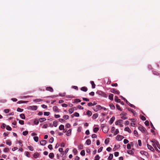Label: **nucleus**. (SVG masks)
Returning a JSON list of instances; mask_svg holds the SVG:
<instances>
[{"label":"nucleus","instance_id":"1","mask_svg":"<svg viewBox=\"0 0 160 160\" xmlns=\"http://www.w3.org/2000/svg\"><path fill=\"white\" fill-rule=\"evenodd\" d=\"M138 129L143 133L147 134V132L146 128L141 125H139L138 127Z\"/></svg>","mask_w":160,"mask_h":160},{"label":"nucleus","instance_id":"2","mask_svg":"<svg viewBox=\"0 0 160 160\" xmlns=\"http://www.w3.org/2000/svg\"><path fill=\"white\" fill-rule=\"evenodd\" d=\"M126 115L127 113H126L123 112L120 114V115L121 116V118L123 120L127 119L128 118V117H126Z\"/></svg>","mask_w":160,"mask_h":160},{"label":"nucleus","instance_id":"3","mask_svg":"<svg viewBox=\"0 0 160 160\" xmlns=\"http://www.w3.org/2000/svg\"><path fill=\"white\" fill-rule=\"evenodd\" d=\"M102 109V107L99 105H97L95 107L93 108V110L95 112H97L98 110Z\"/></svg>","mask_w":160,"mask_h":160},{"label":"nucleus","instance_id":"4","mask_svg":"<svg viewBox=\"0 0 160 160\" xmlns=\"http://www.w3.org/2000/svg\"><path fill=\"white\" fill-rule=\"evenodd\" d=\"M103 131L105 133H107L109 130V128L107 126H104L102 127Z\"/></svg>","mask_w":160,"mask_h":160},{"label":"nucleus","instance_id":"5","mask_svg":"<svg viewBox=\"0 0 160 160\" xmlns=\"http://www.w3.org/2000/svg\"><path fill=\"white\" fill-rule=\"evenodd\" d=\"M124 138V137L120 135H118L116 137V139L118 141H121L123 138Z\"/></svg>","mask_w":160,"mask_h":160},{"label":"nucleus","instance_id":"6","mask_svg":"<svg viewBox=\"0 0 160 160\" xmlns=\"http://www.w3.org/2000/svg\"><path fill=\"white\" fill-rule=\"evenodd\" d=\"M97 93L99 95H101L103 97H106V94L104 92L101 91H99L97 92Z\"/></svg>","mask_w":160,"mask_h":160},{"label":"nucleus","instance_id":"7","mask_svg":"<svg viewBox=\"0 0 160 160\" xmlns=\"http://www.w3.org/2000/svg\"><path fill=\"white\" fill-rule=\"evenodd\" d=\"M37 107L36 106H30L28 107V109L36 110L37 109Z\"/></svg>","mask_w":160,"mask_h":160},{"label":"nucleus","instance_id":"8","mask_svg":"<svg viewBox=\"0 0 160 160\" xmlns=\"http://www.w3.org/2000/svg\"><path fill=\"white\" fill-rule=\"evenodd\" d=\"M111 92H113L114 93L117 94H119V92L118 90H117L115 89H113L111 90Z\"/></svg>","mask_w":160,"mask_h":160},{"label":"nucleus","instance_id":"9","mask_svg":"<svg viewBox=\"0 0 160 160\" xmlns=\"http://www.w3.org/2000/svg\"><path fill=\"white\" fill-rule=\"evenodd\" d=\"M147 147L148 149L150 150L152 152L154 151V150L153 148L151 145H149L148 144H147Z\"/></svg>","mask_w":160,"mask_h":160},{"label":"nucleus","instance_id":"10","mask_svg":"<svg viewBox=\"0 0 160 160\" xmlns=\"http://www.w3.org/2000/svg\"><path fill=\"white\" fill-rule=\"evenodd\" d=\"M53 110L56 112H59V109L57 106H55L53 107Z\"/></svg>","mask_w":160,"mask_h":160},{"label":"nucleus","instance_id":"11","mask_svg":"<svg viewBox=\"0 0 160 160\" xmlns=\"http://www.w3.org/2000/svg\"><path fill=\"white\" fill-rule=\"evenodd\" d=\"M41 145L42 146H44L47 143V141L46 140H42L40 142Z\"/></svg>","mask_w":160,"mask_h":160},{"label":"nucleus","instance_id":"12","mask_svg":"<svg viewBox=\"0 0 160 160\" xmlns=\"http://www.w3.org/2000/svg\"><path fill=\"white\" fill-rule=\"evenodd\" d=\"M46 90L47 91H48L51 92H52L53 91V88L50 87H47L46 88Z\"/></svg>","mask_w":160,"mask_h":160},{"label":"nucleus","instance_id":"13","mask_svg":"<svg viewBox=\"0 0 160 160\" xmlns=\"http://www.w3.org/2000/svg\"><path fill=\"white\" fill-rule=\"evenodd\" d=\"M122 120H119L115 122V124L117 125L121 124V123H122Z\"/></svg>","mask_w":160,"mask_h":160},{"label":"nucleus","instance_id":"14","mask_svg":"<svg viewBox=\"0 0 160 160\" xmlns=\"http://www.w3.org/2000/svg\"><path fill=\"white\" fill-rule=\"evenodd\" d=\"M114 100L116 102H121V100L119 99H118V97L117 96H115V97Z\"/></svg>","mask_w":160,"mask_h":160},{"label":"nucleus","instance_id":"15","mask_svg":"<svg viewBox=\"0 0 160 160\" xmlns=\"http://www.w3.org/2000/svg\"><path fill=\"white\" fill-rule=\"evenodd\" d=\"M124 130L128 132L129 133H131L132 132L131 130L128 127H126L124 129Z\"/></svg>","mask_w":160,"mask_h":160},{"label":"nucleus","instance_id":"16","mask_svg":"<svg viewBox=\"0 0 160 160\" xmlns=\"http://www.w3.org/2000/svg\"><path fill=\"white\" fill-rule=\"evenodd\" d=\"M130 144H128L127 145V148L128 149H130L131 148V145L132 146L133 145V143L132 142H131Z\"/></svg>","mask_w":160,"mask_h":160},{"label":"nucleus","instance_id":"17","mask_svg":"<svg viewBox=\"0 0 160 160\" xmlns=\"http://www.w3.org/2000/svg\"><path fill=\"white\" fill-rule=\"evenodd\" d=\"M115 119V118L114 117H112L111 118L110 120V124H111L114 122Z\"/></svg>","mask_w":160,"mask_h":160},{"label":"nucleus","instance_id":"18","mask_svg":"<svg viewBox=\"0 0 160 160\" xmlns=\"http://www.w3.org/2000/svg\"><path fill=\"white\" fill-rule=\"evenodd\" d=\"M58 150L61 153V154L62 155V156L64 155V152H63V149L62 148H60Z\"/></svg>","mask_w":160,"mask_h":160},{"label":"nucleus","instance_id":"19","mask_svg":"<svg viewBox=\"0 0 160 160\" xmlns=\"http://www.w3.org/2000/svg\"><path fill=\"white\" fill-rule=\"evenodd\" d=\"M71 131H72L71 129H70L68 130L67 131V132L66 134V135L67 136H69L71 134Z\"/></svg>","mask_w":160,"mask_h":160},{"label":"nucleus","instance_id":"20","mask_svg":"<svg viewBox=\"0 0 160 160\" xmlns=\"http://www.w3.org/2000/svg\"><path fill=\"white\" fill-rule=\"evenodd\" d=\"M111 109L114 110L115 109V108L114 105L112 103H110L109 105Z\"/></svg>","mask_w":160,"mask_h":160},{"label":"nucleus","instance_id":"21","mask_svg":"<svg viewBox=\"0 0 160 160\" xmlns=\"http://www.w3.org/2000/svg\"><path fill=\"white\" fill-rule=\"evenodd\" d=\"M49 158L52 159L54 157V153L52 152L50 153L49 155Z\"/></svg>","mask_w":160,"mask_h":160},{"label":"nucleus","instance_id":"22","mask_svg":"<svg viewBox=\"0 0 160 160\" xmlns=\"http://www.w3.org/2000/svg\"><path fill=\"white\" fill-rule=\"evenodd\" d=\"M152 142H153L155 143L156 145H157V146L159 148V146H160V145L158 143V142L157 141L155 140H152Z\"/></svg>","mask_w":160,"mask_h":160},{"label":"nucleus","instance_id":"23","mask_svg":"<svg viewBox=\"0 0 160 160\" xmlns=\"http://www.w3.org/2000/svg\"><path fill=\"white\" fill-rule=\"evenodd\" d=\"M81 90L83 91L86 92L88 90V88L85 87H83L81 88Z\"/></svg>","mask_w":160,"mask_h":160},{"label":"nucleus","instance_id":"24","mask_svg":"<svg viewBox=\"0 0 160 160\" xmlns=\"http://www.w3.org/2000/svg\"><path fill=\"white\" fill-rule=\"evenodd\" d=\"M113 158V155L112 154L110 153L109 156L108 158V160H111Z\"/></svg>","mask_w":160,"mask_h":160},{"label":"nucleus","instance_id":"25","mask_svg":"<svg viewBox=\"0 0 160 160\" xmlns=\"http://www.w3.org/2000/svg\"><path fill=\"white\" fill-rule=\"evenodd\" d=\"M86 143L87 145H90L91 143V140L89 139H87L86 142Z\"/></svg>","mask_w":160,"mask_h":160},{"label":"nucleus","instance_id":"26","mask_svg":"<svg viewBox=\"0 0 160 160\" xmlns=\"http://www.w3.org/2000/svg\"><path fill=\"white\" fill-rule=\"evenodd\" d=\"M87 115L88 116V117L91 116L92 115V112L90 111H88L86 112Z\"/></svg>","mask_w":160,"mask_h":160},{"label":"nucleus","instance_id":"27","mask_svg":"<svg viewBox=\"0 0 160 160\" xmlns=\"http://www.w3.org/2000/svg\"><path fill=\"white\" fill-rule=\"evenodd\" d=\"M113 95L112 94H110L108 96L109 98L112 100H113Z\"/></svg>","mask_w":160,"mask_h":160},{"label":"nucleus","instance_id":"28","mask_svg":"<svg viewBox=\"0 0 160 160\" xmlns=\"http://www.w3.org/2000/svg\"><path fill=\"white\" fill-rule=\"evenodd\" d=\"M39 121L40 122H42L46 120V119L45 118H41L39 119Z\"/></svg>","mask_w":160,"mask_h":160},{"label":"nucleus","instance_id":"29","mask_svg":"<svg viewBox=\"0 0 160 160\" xmlns=\"http://www.w3.org/2000/svg\"><path fill=\"white\" fill-rule=\"evenodd\" d=\"M39 153L38 152H36L33 154V157L35 158H37L39 156Z\"/></svg>","mask_w":160,"mask_h":160},{"label":"nucleus","instance_id":"30","mask_svg":"<svg viewBox=\"0 0 160 160\" xmlns=\"http://www.w3.org/2000/svg\"><path fill=\"white\" fill-rule=\"evenodd\" d=\"M116 108L118 110L122 111V109L121 108L120 106L118 105V104H117L116 105Z\"/></svg>","mask_w":160,"mask_h":160},{"label":"nucleus","instance_id":"31","mask_svg":"<svg viewBox=\"0 0 160 160\" xmlns=\"http://www.w3.org/2000/svg\"><path fill=\"white\" fill-rule=\"evenodd\" d=\"M91 84L92 86V88H95L96 85H95V84L94 82L93 81H91Z\"/></svg>","mask_w":160,"mask_h":160},{"label":"nucleus","instance_id":"32","mask_svg":"<svg viewBox=\"0 0 160 160\" xmlns=\"http://www.w3.org/2000/svg\"><path fill=\"white\" fill-rule=\"evenodd\" d=\"M20 118L22 119H25V117L24 114H23V113L21 114L20 115Z\"/></svg>","mask_w":160,"mask_h":160},{"label":"nucleus","instance_id":"33","mask_svg":"<svg viewBox=\"0 0 160 160\" xmlns=\"http://www.w3.org/2000/svg\"><path fill=\"white\" fill-rule=\"evenodd\" d=\"M64 126L63 125H61L59 127V130H61L64 129Z\"/></svg>","mask_w":160,"mask_h":160},{"label":"nucleus","instance_id":"34","mask_svg":"<svg viewBox=\"0 0 160 160\" xmlns=\"http://www.w3.org/2000/svg\"><path fill=\"white\" fill-rule=\"evenodd\" d=\"M74 111V109L73 108H71L69 110V112L70 114L72 113Z\"/></svg>","mask_w":160,"mask_h":160},{"label":"nucleus","instance_id":"35","mask_svg":"<svg viewBox=\"0 0 160 160\" xmlns=\"http://www.w3.org/2000/svg\"><path fill=\"white\" fill-rule=\"evenodd\" d=\"M6 143L7 145H9V146H11L12 144L11 142L9 140H7L6 141Z\"/></svg>","mask_w":160,"mask_h":160},{"label":"nucleus","instance_id":"36","mask_svg":"<svg viewBox=\"0 0 160 160\" xmlns=\"http://www.w3.org/2000/svg\"><path fill=\"white\" fill-rule=\"evenodd\" d=\"M98 116V115L97 113H95L92 116V118L93 119L96 118Z\"/></svg>","mask_w":160,"mask_h":160},{"label":"nucleus","instance_id":"37","mask_svg":"<svg viewBox=\"0 0 160 160\" xmlns=\"http://www.w3.org/2000/svg\"><path fill=\"white\" fill-rule=\"evenodd\" d=\"M73 115L74 116L76 117H78L79 116V113L77 112H75V113H74ZM72 115H72V117H73Z\"/></svg>","mask_w":160,"mask_h":160},{"label":"nucleus","instance_id":"38","mask_svg":"<svg viewBox=\"0 0 160 160\" xmlns=\"http://www.w3.org/2000/svg\"><path fill=\"white\" fill-rule=\"evenodd\" d=\"M33 139L35 141L38 142V137L37 136H35L33 137Z\"/></svg>","mask_w":160,"mask_h":160},{"label":"nucleus","instance_id":"39","mask_svg":"<svg viewBox=\"0 0 160 160\" xmlns=\"http://www.w3.org/2000/svg\"><path fill=\"white\" fill-rule=\"evenodd\" d=\"M100 157L98 155H97L95 157L94 160H99Z\"/></svg>","mask_w":160,"mask_h":160},{"label":"nucleus","instance_id":"40","mask_svg":"<svg viewBox=\"0 0 160 160\" xmlns=\"http://www.w3.org/2000/svg\"><path fill=\"white\" fill-rule=\"evenodd\" d=\"M28 133V131H23L22 132V134L24 136H26L27 135Z\"/></svg>","mask_w":160,"mask_h":160},{"label":"nucleus","instance_id":"41","mask_svg":"<svg viewBox=\"0 0 160 160\" xmlns=\"http://www.w3.org/2000/svg\"><path fill=\"white\" fill-rule=\"evenodd\" d=\"M119 132V130L118 129H117L114 132V135L115 136V135H116L117 134H118V133Z\"/></svg>","mask_w":160,"mask_h":160},{"label":"nucleus","instance_id":"42","mask_svg":"<svg viewBox=\"0 0 160 160\" xmlns=\"http://www.w3.org/2000/svg\"><path fill=\"white\" fill-rule=\"evenodd\" d=\"M98 130L99 128H94L93 131L94 132L96 133L98 131Z\"/></svg>","mask_w":160,"mask_h":160},{"label":"nucleus","instance_id":"43","mask_svg":"<svg viewBox=\"0 0 160 160\" xmlns=\"http://www.w3.org/2000/svg\"><path fill=\"white\" fill-rule=\"evenodd\" d=\"M127 153L129 154H133V152L132 151L130 150H128L127 151Z\"/></svg>","mask_w":160,"mask_h":160},{"label":"nucleus","instance_id":"44","mask_svg":"<svg viewBox=\"0 0 160 160\" xmlns=\"http://www.w3.org/2000/svg\"><path fill=\"white\" fill-rule=\"evenodd\" d=\"M54 141V138L53 137L51 138L49 140V142L52 143Z\"/></svg>","mask_w":160,"mask_h":160},{"label":"nucleus","instance_id":"45","mask_svg":"<svg viewBox=\"0 0 160 160\" xmlns=\"http://www.w3.org/2000/svg\"><path fill=\"white\" fill-rule=\"evenodd\" d=\"M81 101V100L79 99H74V102L75 103L80 102Z\"/></svg>","mask_w":160,"mask_h":160},{"label":"nucleus","instance_id":"46","mask_svg":"<svg viewBox=\"0 0 160 160\" xmlns=\"http://www.w3.org/2000/svg\"><path fill=\"white\" fill-rule=\"evenodd\" d=\"M50 112H44V115L45 116H48L49 115Z\"/></svg>","mask_w":160,"mask_h":160},{"label":"nucleus","instance_id":"47","mask_svg":"<svg viewBox=\"0 0 160 160\" xmlns=\"http://www.w3.org/2000/svg\"><path fill=\"white\" fill-rule=\"evenodd\" d=\"M69 116L68 115H64L63 117V118L64 119H65L66 120H67V119H68L69 118Z\"/></svg>","mask_w":160,"mask_h":160},{"label":"nucleus","instance_id":"48","mask_svg":"<svg viewBox=\"0 0 160 160\" xmlns=\"http://www.w3.org/2000/svg\"><path fill=\"white\" fill-rule=\"evenodd\" d=\"M58 122L57 121H54L53 122V125L55 127H57V125H58Z\"/></svg>","mask_w":160,"mask_h":160},{"label":"nucleus","instance_id":"49","mask_svg":"<svg viewBox=\"0 0 160 160\" xmlns=\"http://www.w3.org/2000/svg\"><path fill=\"white\" fill-rule=\"evenodd\" d=\"M81 154L83 156H84L85 155V152L84 150H82L81 152H80Z\"/></svg>","mask_w":160,"mask_h":160},{"label":"nucleus","instance_id":"50","mask_svg":"<svg viewBox=\"0 0 160 160\" xmlns=\"http://www.w3.org/2000/svg\"><path fill=\"white\" fill-rule=\"evenodd\" d=\"M39 120H35L34 121V123L35 124L38 125L39 123Z\"/></svg>","mask_w":160,"mask_h":160},{"label":"nucleus","instance_id":"51","mask_svg":"<svg viewBox=\"0 0 160 160\" xmlns=\"http://www.w3.org/2000/svg\"><path fill=\"white\" fill-rule=\"evenodd\" d=\"M17 111L18 112H21L23 111V109L18 108L17 109Z\"/></svg>","mask_w":160,"mask_h":160},{"label":"nucleus","instance_id":"52","mask_svg":"<svg viewBox=\"0 0 160 160\" xmlns=\"http://www.w3.org/2000/svg\"><path fill=\"white\" fill-rule=\"evenodd\" d=\"M19 123L21 125H23L24 124V121L23 120H19Z\"/></svg>","mask_w":160,"mask_h":160},{"label":"nucleus","instance_id":"53","mask_svg":"<svg viewBox=\"0 0 160 160\" xmlns=\"http://www.w3.org/2000/svg\"><path fill=\"white\" fill-rule=\"evenodd\" d=\"M28 149L31 151H33V147H32V146H28Z\"/></svg>","mask_w":160,"mask_h":160},{"label":"nucleus","instance_id":"54","mask_svg":"<svg viewBox=\"0 0 160 160\" xmlns=\"http://www.w3.org/2000/svg\"><path fill=\"white\" fill-rule=\"evenodd\" d=\"M115 128L114 127H112L111 129V132L112 133H114L115 132Z\"/></svg>","mask_w":160,"mask_h":160},{"label":"nucleus","instance_id":"55","mask_svg":"<svg viewBox=\"0 0 160 160\" xmlns=\"http://www.w3.org/2000/svg\"><path fill=\"white\" fill-rule=\"evenodd\" d=\"M73 152L75 155L76 154L78 153V151L76 148H74L73 149Z\"/></svg>","mask_w":160,"mask_h":160},{"label":"nucleus","instance_id":"56","mask_svg":"<svg viewBox=\"0 0 160 160\" xmlns=\"http://www.w3.org/2000/svg\"><path fill=\"white\" fill-rule=\"evenodd\" d=\"M128 111H130L131 112L133 113H134V112H135V111L133 109H132L131 108H128Z\"/></svg>","mask_w":160,"mask_h":160},{"label":"nucleus","instance_id":"57","mask_svg":"<svg viewBox=\"0 0 160 160\" xmlns=\"http://www.w3.org/2000/svg\"><path fill=\"white\" fill-rule=\"evenodd\" d=\"M6 129L8 130H9V131H11L12 130V128H11V127H10L9 126H7V127H6Z\"/></svg>","mask_w":160,"mask_h":160},{"label":"nucleus","instance_id":"58","mask_svg":"<svg viewBox=\"0 0 160 160\" xmlns=\"http://www.w3.org/2000/svg\"><path fill=\"white\" fill-rule=\"evenodd\" d=\"M144 123L145 125L147 126H148L149 125V122L148 121V120L144 122Z\"/></svg>","mask_w":160,"mask_h":160},{"label":"nucleus","instance_id":"59","mask_svg":"<svg viewBox=\"0 0 160 160\" xmlns=\"http://www.w3.org/2000/svg\"><path fill=\"white\" fill-rule=\"evenodd\" d=\"M141 119L143 121H145L146 120V118L143 116H141Z\"/></svg>","mask_w":160,"mask_h":160},{"label":"nucleus","instance_id":"60","mask_svg":"<svg viewBox=\"0 0 160 160\" xmlns=\"http://www.w3.org/2000/svg\"><path fill=\"white\" fill-rule=\"evenodd\" d=\"M128 140L126 139H125L124 140L123 142L124 143V144H127L128 143Z\"/></svg>","mask_w":160,"mask_h":160},{"label":"nucleus","instance_id":"61","mask_svg":"<svg viewBox=\"0 0 160 160\" xmlns=\"http://www.w3.org/2000/svg\"><path fill=\"white\" fill-rule=\"evenodd\" d=\"M78 148L80 149H82L83 148V145L82 144H80L78 146Z\"/></svg>","mask_w":160,"mask_h":160},{"label":"nucleus","instance_id":"62","mask_svg":"<svg viewBox=\"0 0 160 160\" xmlns=\"http://www.w3.org/2000/svg\"><path fill=\"white\" fill-rule=\"evenodd\" d=\"M103 149V147H101L98 150V152H101L102 150V149Z\"/></svg>","mask_w":160,"mask_h":160},{"label":"nucleus","instance_id":"63","mask_svg":"<svg viewBox=\"0 0 160 160\" xmlns=\"http://www.w3.org/2000/svg\"><path fill=\"white\" fill-rule=\"evenodd\" d=\"M48 147L50 150H52L53 149L52 145L51 144H49Z\"/></svg>","mask_w":160,"mask_h":160},{"label":"nucleus","instance_id":"64","mask_svg":"<svg viewBox=\"0 0 160 160\" xmlns=\"http://www.w3.org/2000/svg\"><path fill=\"white\" fill-rule=\"evenodd\" d=\"M8 151H9V148H5L3 150V151L4 152H8Z\"/></svg>","mask_w":160,"mask_h":160}]
</instances>
